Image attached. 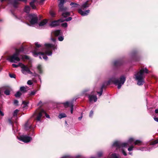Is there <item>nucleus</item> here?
I'll return each instance as SVG.
<instances>
[{"label": "nucleus", "instance_id": "obj_60", "mask_svg": "<svg viewBox=\"0 0 158 158\" xmlns=\"http://www.w3.org/2000/svg\"><path fill=\"white\" fill-rule=\"evenodd\" d=\"M0 114L2 116H3L4 115V113L2 112L1 110H0Z\"/></svg>", "mask_w": 158, "mask_h": 158}, {"label": "nucleus", "instance_id": "obj_10", "mask_svg": "<svg viewBox=\"0 0 158 158\" xmlns=\"http://www.w3.org/2000/svg\"><path fill=\"white\" fill-rule=\"evenodd\" d=\"M19 65H21V68L22 69L21 72L23 73L26 74V73L25 72H27L28 73L30 69L27 66L21 63H19Z\"/></svg>", "mask_w": 158, "mask_h": 158}, {"label": "nucleus", "instance_id": "obj_47", "mask_svg": "<svg viewBox=\"0 0 158 158\" xmlns=\"http://www.w3.org/2000/svg\"><path fill=\"white\" fill-rule=\"evenodd\" d=\"M133 148L134 147L133 146L131 145L128 148V150L130 152L133 150Z\"/></svg>", "mask_w": 158, "mask_h": 158}, {"label": "nucleus", "instance_id": "obj_28", "mask_svg": "<svg viewBox=\"0 0 158 158\" xmlns=\"http://www.w3.org/2000/svg\"><path fill=\"white\" fill-rule=\"evenodd\" d=\"M158 143V139H156L152 141L150 143V145H154L155 144Z\"/></svg>", "mask_w": 158, "mask_h": 158}, {"label": "nucleus", "instance_id": "obj_57", "mask_svg": "<svg viewBox=\"0 0 158 158\" xmlns=\"http://www.w3.org/2000/svg\"><path fill=\"white\" fill-rule=\"evenodd\" d=\"M122 153L124 156H126L127 155V154L124 150H122Z\"/></svg>", "mask_w": 158, "mask_h": 158}, {"label": "nucleus", "instance_id": "obj_55", "mask_svg": "<svg viewBox=\"0 0 158 158\" xmlns=\"http://www.w3.org/2000/svg\"><path fill=\"white\" fill-rule=\"evenodd\" d=\"M50 14L52 17H55V14L54 12L52 11L50 12Z\"/></svg>", "mask_w": 158, "mask_h": 158}, {"label": "nucleus", "instance_id": "obj_61", "mask_svg": "<svg viewBox=\"0 0 158 158\" xmlns=\"http://www.w3.org/2000/svg\"><path fill=\"white\" fill-rule=\"evenodd\" d=\"M52 40L53 42H55L56 41V39L55 38H52L51 39Z\"/></svg>", "mask_w": 158, "mask_h": 158}, {"label": "nucleus", "instance_id": "obj_25", "mask_svg": "<svg viewBox=\"0 0 158 158\" xmlns=\"http://www.w3.org/2000/svg\"><path fill=\"white\" fill-rule=\"evenodd\" d=\"M27 88L24 86H22L20 88V90L23 93H26L27 92Z\"/></svg>", "mask_w": 158, "mask_h": 158}, {"label": "nucleus", "instance_id": "obj_7", "mask_svg": "<svg viewBox=\"0 0 158 158\" xmlns=\"http://www.w3.org/2000/svg\"><path fill=\"white\" fill-rule=\"evenodd\" d=\"M41 106L39 108L38 110H36L35 112V114L36 116L35 119L37 121H40L41 117L43 115V113H44V110L41 109Z\"/></svg>", "mask_w": 158, "mask_h": 158}, {"label": "nucleus", "instance_id": "obj_22", "mask_svg": "<svg viewBox=\"0 0 158 158\" xmlns=\"http://www.w3.org/2000/svg\"><path fill=\"white\" fill-rule=\"evenodd\" d=\"M60 30H56L54 31L53 34L55 36H57L60 35Z\"/></svg>", "mask_w": 158, "mask_h": 158}, {"label": "nucleus", "instance_id": "obj_1", "mask_svg": "<svg viewBox=\"0 0 158 158\" xmlns=\"http://www.w3.org/2000/svg\"><path fill=\"white\" fill-rule=\"evenodd\" d=\"M126 80V77L123 75L120 76L119 80L116 79L115 77H112L107 81L105 82L102 85L100 88V91H98L97 93L99 94V96H101L102 94L103 89H106L107 86L110 85L112 83L114 85H117L118 89H120L121 86L124 83Z\"/></svg>", "mask_w": 158, "mask_h": 158}, {"label": "nucleus", "instance_id": "obj_32", "mask_svg": "<svg viewBox=\"0 0 158 158\" xmlns=\"http://www.w3.org/2000/svg\"><path fill=\"white\" fill-rule=\"evenodd\" d=\"M20 52H19V51L18 50V49H15V52L13 54L15 55L19 56V55Z\"/></svg>", "mask_w": 158, "mask_h": 158}, {"label": "nucleus", "instance_id": "obj_31", "mask_svg": "<svg viewBox=\"0 0 158 158\" xmlns=\"http://www.w3.org/2000/svg\"><path fill=\"white\" fill-rule=\"evenodd\" d=\"M31 130L29 132L28 135L29 136H34V132L33 130Z\"/></svg>", "mask_w": 158, "mask_h": 158}, {"label": "nucleus", "instance_id": "obj_54", "mask_svg": "<svg viewBox=\"0 0 158 158\" xmlns=\"http://www.w3.org/2000/svg\"><path fill=\"white\" fill-rule=\"evenodd\" d=\"M27 84L28 85H32L33 84L32 82L31 81V80H28L27 82Z\"/></svg>", "mask_w": 158, "mask_h": 158}, {"label": "nucleus", "instance_id": "obj_5", "mask_svg": "<svg viewBox=\"0 0 158 158\" xmlns=\"http://www.w3.org/2000/svg\"><path fill=\"white\" fill-rule=\"evenodd\" d=\"M28 17L30 20V23L31 24L36 23L38 21V18L36 14H30L28 15Z\"/></svg>", "mask_w": 158, "mask_h": 158}, {"label": "nucleus", "instance_id": "obj_30", "mask_svg": "<svg viewBox=\"0 0 158 158\" xmlns=\"http://www.w3.org/2000/svg\"><path fill=\"white\" fill-rule=\"evenodd\" d=\"M73 105L72 103H70V112L71 114L73 113Z\"/></svg>", "mask_w": 158, "mask_h": 158}, {"label": "nucleus", "instance_id": "obj_33", "mask_svg": "<svg viewBox=\"0 0 158 158\" xmlns=\"http://www.w3.org/2000/svg\"><path fill=\"white\" fill-rule=\"evenodd\" d=\"M111 158H119L116 153H112L111 155Z\"/></svg>", "mask_w": 158, "mask_h": 158}, {"label": "nucleus", "instance_id": "obj_52", "mask_svg": "<svg viewBox=\"0 0 158 158\" xmlns=\"http://www.w3.org/2000/svg\"><path fill=\"white\" fill-rule=\"evenodd\" d=\"M58 39L60 41H62L64 40V38L62 36H60L58 37Z\"/></svg>", "mask_w": 158, "mask_h": 158}, {"label": "nucleus", "instance_id": "obj_63", "mask_svg": "<svg viewBox=\"0 0 158 158\" xmlns=\"http://www.w3.org/2000/svg\"><path fill=\"white\" fill-rule=\"evenodd\" d=\"M154 119L155 121L158 122V118L155 117L154 118Z\"/></svg>", "mask_w": 158, "mask_h": 158}, {"label": "nucleus", "instance_id": "obj_26", "mask_svg": "<svg viewBox=\"0 0 158 158\" xmlns=\"http://www.w3.org/2000/svg\"><path fill=\"white\" fill-rule=\"evenodd\" d=\"M66 117V115L64 113H61L58 116V117L60 119H61L62 118H64Z\"/></svg>", "mask_w": 158, "mask_h": 158}, {"label": "nucleus", "instance_id": "obj_45", "mask_svg": "<svg viewBox=\"0 0 158 158\" xmlns=\"http://www.w3.org/2000/svg\"><path fill=\"white\" fill-rule=\"evenodd\" d=\"M12 66L14 68H17V67H18L19 66H20L21 67V65H19V64L18 65H16L15 64H12Z\"/></svg>", "mask_w": 158, "mask_h": 158}, {"label": "nucleus", "instance_id": "obj_20", "mask_svg": "<svg viewBox=\"0 0 158 158\" xmlns=\"http://www.w3.org/2000/svg\"><path fill=\"white\" fill-rule=\"evenodd\" d=\"M47 22L48 21L46 19H44L39 23V25L40 26H43L46 24Z\"/></svg>", "mask_w": 158, "mask_h": 158}, {"label": "nucleus", "instance_id": "obj_36", "mask_svg": "<svg viewBox=\"0 0 158 158\" xmlns=\"http://www.w3.org/2000/svg\"><path fill=\"white\" fill-rule=\"evenodd\" d=\"M30 5L32 9H36V6L34 4V3H30Z\"/></svg>", "mask_w": 158, "mask_h": 158}, {"label": "nucleus", "instance_id": "obj_39", "mask_svg": "<svg viewBox=\"0 0 158 158\" xmlns=\"http://www.w3.org/2000/svg\"><path fill=\"white\" fill-rule=\"evenodd\" d=\"M134 139L133 138H130L128 140V142L131 143L134 141Z\"/></svg>", "mask_w": 158, "mask_h": 158}, {"label": "nucleus", "instance_id": "obj_40", "mask_svg": "<svg viewBox=\"0 0 158 158\" xmlns=\"http://www.w3.org/2000/svg\"><path fill=\"white\" fill-rule=\"evenodd\" d=\"M18 50L20 52H23L24 51V48L23 47H22L19 49H18Z\"/></svg>", "mask_w": 158, "mask_h": 158}, {"label": "nucleus", "instance_id": "obj_12", "mask_svg": "<svg viewBox=\"0 0 158 158\" xmlns=\"http://www.w3.org/2000/svg\"><path fill=\"white\" fill-rule=\"evenodd\" d=\"M24 127L26 130H28L30 129L32 130L33 129L32 126V123L30 121L28 120L24 125Z\"/></svg>", "mask_w": 158, "mask_h": 158}, {"label": "nucleus", "instance_id": "obj_46", "mask_svg": "<svg viewBox=\"0 0 158 158\" xmlns=\"http://www.w3.org/2000/svg\"><path fill=\"white\" fill-rule=\"evenodd\" d=\"M44 113H43V114H45V116L47 118H50L49 115L44 110Z\"/></svg>", "mask_w": 158, "mask_h": 158}, {"label": "nucleus", "instance_id": "obj_19", "mask_svg": "<svg viewBox=\"0 0 158 158\" xmlns=\"http://www.w3.org/2000/svg\"><path fill=\"white\" fill-rule=\"evenodd\" d=\"M30 10L31 8L29 6L27 5L25 6L24 11L27 13L29 14L30 13Z\"/></svg>", "mask_w": 158, "mask_h": 158}, {"label": "nucleus", "instance_id": "obj_35", "mask_svg": "<svg viewBox=\"0 0 158 158\" xmlns=\"http://www.w3.org/2000/svg\"><path fill=\"white\" fill-rule=\"evenodd\" d=\"M10 91L9 89H6L4 92V93L6 95H10Z\"/></svg>", "mask_w": 158, "mask_h": 158}, {"label": "nucleus", "instance_id": "obj_9", "mask_svg": "<svg viewBox=\"0 0 158 158\" xmlns=\"http://www.w3.org/2000/svg\"><path fill=\"white\" fill-rule=\"evenodd\" d=\"M19 139L20 140L26 143L29 142L32 140V138L31 137L23 135L20 136Z\"/></svg>", "mask_w": 158, "mask_h": 158}, {"label": "nucleus", "instance_id": "obj_48", "mask_svg": "<svg viewBox=\"0 0 158 158\" xmlns=\"http://www.w3.org/2000/svg\"><path fill=\"white\" fill-rule=\"evenodd\" d=\"M94 114V112L93 110H91L90 111L89 114V117L90 118L92 117Z\"/></svg>", "mask_w": 158, "mask_h": 158}, {"label": "nucleus", "instance_id": "obj_11", "mask_svg": "<svg viewBox=\"0 0 158 158\" xmlns=\"http://www.w3.org/2000/svg\"><path fill=\"white\" fill-rule=\"evenodd\" d=\"M20 60L19 56L13 54L9 58V60L11 62H15V61H19Z\"/></svg>", "mask_w": 158, "mask_h": 158}, {"label": "nucleus", "instance_id": "obj_18", "mask_svg": "<svg viewBox=\"0 0 158 158\" xmlns=\"http://www.w3.org/2000/svg\"><path fill=\"white\" fill-rule=\"evenodd\" d=\"M45 46L48 48H52L54 49H56V47L55 45L51 44H45Z\"/></svg>", "mask_w": 158, "mask_h": 158}, {"label": "nucleus", "instance_id": "obj_64", "mask_svg": "<svg viewBox=\"0 0 158 158\" xmlns=\"http://www.w3.org/2000/svg\"><path fill=\"white\" fill-rule=\"evenodd\" d=\"M155 112L156 114L158 113V108L155 110Z\"/></svg>", "mask_w": 158, "mask_h": 158}, {"label": "nucleus", "instance_id": "obj_16", "mask_svg": "<svg viewBox=\"0 0 158 158\" xmlns=\"http://www.w3.org/2000/svg\"><path fill=\"white\" fill-rule=\"evenodd\" d=\"M18 1L17 0H11L10 1L11 4L15 8H17L18 7V5L19 4V3Z\"/></svg>", "mask_w": 158, "mask_h": 158}, {"label": "nucleus", "instance_id": "obj_21", "mask_svg": "<svg viewBox=\"0 0 158 158\" xmlns=\"http://www.w3.org/2000/svg\"><path fill=\"white\" fill-rule=\"evenodd\" d=\"M104 154L103 152L102 151H100L97 152V157L98 158H101L102 157Z\"/></svg>", "mask_w": 158, "mask_h": 158}, {"label": "nucleus", "instance_id": "obj_38", "mask_svg": "<svg viewBox=\"0 0 158 158\" xmlns=\"http://www.w3.org/2000/svg\"><path fill=\"white\" fill-rule=\"evenodd\" d=\"M35 46H36V48H35L34 50L36 48V52H37V48H40V47L41 46V45L40 44H38L37 43H35Z\"/></svg>", "mask_w": 158, "mask_h": 158}, {"label": "nucleus", "instance_id": "obj_6", "mask_svg": "<svg viewBox=\"0 0 158 158\" xmlns=\"http://www.w3.org/2000/svg\"><path fill=\"white\" fill-rule=\"evenodd\" d=\"M33 53L34 54V55L35 56V55L38 56V55H47L48 56H51L52 53V51H51L49 49H47L45 50L44 52H36V48L33 51Z\"/></svg>", "mask_w": 158, "mask_h": 158}, {"label": "nucleus", "instance_id": "obj_42", "mask_svg": "<svg viewBox=\"0 0 158 158\" xmlns=\"http://www.w3.org/2000/svg\"><path fill=\"white\" fill-rule=\"evenodd\" d=\"M9 75L10 77L11 78H16L15 75L14 74L9 73Z\"/></svg>", "mask_w": 158, "mask_h": 158}, {"label": "nucleus", "instance_id": "obj_41", "mask_svg": "<svg viewBox=\"0 0 158 158\" xmlns=\"http://www.w3.org/2000/svg\"><path fill=\"white\" fill-rule=\"evenodd\" d=\"M19 111V110L17 109L15 110L14 112L13 116H15L17 115V113Z\"/></svg>", "mask_w": 158, "mask_h": 158}, {"label": "nucleus", "instance_id": "obj_17", "mask_svg": "<svg viewBox=\"0 0 158 158\" xmlns=\"http://www.w3.org/2000/svg\"><path fill=\"white\" fill-rule=\"evenodd\" d=\"M13 118H8L6 120V122L8 123L9 125H11L12 127L14 126V120L13 119Z\"/></svg>", "mask_w": 158, "mask_h": 158}, {"label": "nucleus", "instance_id": "obj_53", "mask_svg": "<svg viewBox=\"0 0 158 158\" xmlns=\"http://www.w3.org/2000/svg\"><path fill=\"white\" fill-rule=\"evenodd\" d=\"M19 103V101L16 100H15L14 101V104L15 105H18V103Z\"/></svg>", "mask_w": 158, "mask_h": 158}, {"label": "nucleus", "instance_id": "obj_51", "mask_svg": "<svg viewBox=\"0 0 158 158\" xmlns=\"http://www.w3.org/2000/svg\"><path fill=\"white\" fill-rule=\"evenodd\" d=\"M36 91H32L29 94L30 96H32L35 95L36 93Z\"/></svg>", "mask_w": 158, "mask_h": 158}, {"label": "nucleus", "instance_id": "obj_58", "mask_svg": "<svg viewBox=\"0 0 158 158\" xmlns=\"http://www.w3.org/2000/svg\"><path fill=\"white\" fill-rule=\"evenodd\" d=\"M18 1L23 2L25 3H27V0H17Z\"/></svg>", "mask_w": 158, "mask_h": 158}, {"label": "nucleus", "instance_id": "obj_37", "mask_svg": "<svg viewBox=\"0 0 158 158\" xmlns=\"http://www.w3.org/2000/svg\"><path fill=\"white\" fill-rule=\"evenodd\" d=\"M21 56H22L23 59H25L26 60H29L30 58L29 56L27 55H21Z\"/></svg>", "mask_w": 158, "mask_h": 158}, {"label": "nucleus", "instance_id": "obj_49", "mask_svg": "<svg viewBox=\"0 0 158 158\" xmlns=\"http://www.w3.org/2000/svg\"><path fill=\"white\" fill-rule=\"evenodd\" d=\"M134 60L135 61H139V60L140 59H139V57L136 56L134 58Z\"/></svg>", "mask_w": 158, "mask_h": 158}, {"label": "nucleus", "instance_id": "obj_44", "mask_svg": "<svg viewBox=\"0 0 158 158\" xmlns=\"http://www.w3.org/2000/svg\"><path fill=\"white\" fill-rule=\"evenodd\" d=\"M61 26L62 27H66L67 26V24L66 23H64L61 24Z\"/></svg>", "mask_w": 158, "mask_h": 158}, {"label": "nucleus", "instance_id": "obj_14", "mask_svg": "<svg viewBox=\"0 0 158 158\" xmlns=\"http://www.w3.org/2000/svg\"><path fill=\"white\" fill-rule=\"evenodd\" d=\"M123 63V61L122 60L120 59L115 60L114 62V65L116 67L121 66Z\"/></svg>", "mask_w": 158, "mask_h": 158}, {"label": "nucleus", "instance_id": "obj_23", "mask_svg": "<svg viewBox=\"0 0 158 158\" xmlns=\"http://www.w3.org/2000/svg\"><path fill=\"white\" fill-rule=\"evenodd\" d=\"M37 69L40 73L41 74L43 73V70L41 65L39 64L37 67Z\"/></svg>", "mask_w": 158, "mask_h": 158}, {"label": "nucleus", "instance_id": "obj_4", "mask_svg": "<svg viewBox=\"0 0 158 158\" xmlns=\"http://www.w3.org/2000/svg\"><path fill=\"white\" fill-rule=\"evenodd\" d=\"M91 3L90 2V1H87L84 3H83L81 6V9H79L78 10V12L82 16H85L87 15L89 13L90 10H87L85 11H83L82 9L84 10L85 9L89 7Z\"/></svg>", "mask_w": 158, "mask_h": 158}, {"label": "nucleus", "instance_id": "obj_8", "mask_svg": "<svg viewBox=\"0 0 158 158\" xmlns=\"http://www.w3.org/2000/svg\"><path fill=\"white\" fill-rule=\"evenodd\" d=\"M128 145V143H122L120 141H116L114 142L113 144V146L118 148H120L122 147H125Z\"/></svg>", "mask_w": 158, "mask_h": 158}, {"label": "nucleus", "instance_id": "obj_62", "mask_svg": "<svg viewBox=\"0 0 158 158\" xmlns=\"http://www.w3.org/2000/svg\"><path fill=\"white\" fill-rule=\"evenodd\" d=\"M37 0H32V1L30 3H34Z\"/></svg>", "mask_w": 158, "mask_h": 158}, {"label": "nucleus", "instance_id": "obj_2", "mask_svg": "<svg viewBox=\"0 0 158 158\" xmlns=\"http://www.w3.org/2000/svg\"><path fill=\"white\" fill-rule=\"evenodd\" d=\"M145 73H148V70L146 68L141 69L135 75L138 85H143L144 83Z\"/></svg>", "mask_w": 158, "mask_h": 158}, {"label": "nucleus", "instance_id": "obj_29", "mask_svg": "<svg viewBox=\"0 0 158 158\" xmlns=\"http://www.w3.org/2000/svg\"><path fill=\"white\" fill-rule=\"evenodd\" d=\"M21 95L22 93L19 91H18L15 94V96L16 98H19Z\"/></svg>", "mask_w": 158, "mask_h": 158}, {"label": "nucleus", "instance_id": "obj_27", "mask_svg": "<svg viewBox=\"0 0 158 158\" xmlns=\"http://www.w3.org/2000/svg\"><path fill=\"white\" fill-rule=\"evenodd\" d=\"M70 5L72 6V7H78L79 6V5L77 4V3L73 2H71Z\"/></svg>", "mask_w": 158, "mask_h": 158}, {"label": "nucleus", "instance_id": "obj_13", "mask_svg": "<svg viewBox=\"0 0 158 158\" xmlns=\"http://www.w3.org/2000/svg\"><path fill=\"white\" fill-rule=\"evenodd\" d=\"M60 2L58 4V6L59 7L60 10L62 11L65 10H66V8L64 7V4L65 2L64 0H59Z\"/></svg>", "mask_w": 158, "mask_h": 158}, {"label": "nucleus", "instance_id": "obj_34", "mask_svg": "<svg viewBox=\"0 0 158 158\" xmlns=\"http://www.w3.org/2000/svg\"><path fill=\"white\" fill-rule=\"evenodd\" d=\"M63 104L65 108L69 106V102H66L65 103H63Z\"/></svg>", "mask_w": 158, "mask_h": 158}, {"label": "nucleus", "instance_id": "obj_24", "mask_svg": "<svg viewBox=\"0 0 158 158\" xmlns=\"http://www.w3.org/2000/svg\"><path fill=\"white\" fill-rule=\"evenodd\" d=\"M142 143V141L139 140H136L134 142V144L135 145H140Z\"/></svg>", "mask_w": 158, "mask_h": 158}, {"label": "nucleus", "instance_id": "obj_3", "mask_svg": "<svg viewBox=\"0 0 158 158\" xmlns=\"http://www.w3.org/2000/svg\"><path fill=\"white\" fill-rule=\"evenodd\" d=\"M69 15V12H67L63 13L62 14V16L64 18H61L57 20H54L50 24V26L52 27H55L60 25V23L63 22L64 21H69V17L66 19Z\"/></svg>", "mask_w": 158, "mask_h": 158}, {"label": "nucleus", "instance_id": "obj_56", "mask_svg": "<svg viewBox=\"0 0 158 158\" xmlns=\"http://www.w3.org/2000/svg\"><path fill=\"white\" fill-rule=\"evenodd\" d=\"M42 55L43 56V58H44V60H47L48 59V57L46 56L45 55Z\"/></svg>", "mask_w": 158, "mask_h": 158}, {"label": "nucleus", "instance_id": "obj_15", "mask_svg": "<svg viewBox=\"0 0 158 158\" xmlns=\"http://www.w3.org/2000/svg\"><path fill=\"white\" fill-rule=\"evenodd\" d=\"M89 101L90 102L93 101H94V102H96L97 100V96L94 95H89Z\"/></svg>", "mask_w": 158, "mask_h": 158}, {"label": "nucleus", "instance_id": "obj_43", "mask_svg": "<svg viewBox=\"0 0 158 158\" xmlns=\"http://www.w3.org/2000/svg\"><path fill=\"white\" fill-rule=\"evenodd\" d=\"M70 158H73L72 157L70 156ZM74 158H84L83 157V156H82L81 155H77V156H76Z\"/></svg>", "mask_w": 158, "mask_h": 158}, {"label": "nucleus", "instance_id": "obj_59", "mask_svg": "<svg viewBox=\"0 0 158 158\" xmlns=\"http://www.w3.org/2000/svg\"><path fill=\"white\" fill-rule=\"evenodd\" d=\"M61 158H69V156H62Z\"/></svg>", "mask_w": 158, "mask_h": 158}, {"label": "nucleus", "instance_id": "obj_50", "mask_svg": "<svg viewBox=\"0 0 158 158\" xmlns=\"http://www.w3.org/2000/svg\"><path fill=\"white\" fill-rule=\"evenodd\" d=\"M28 103V102H26L25 101H23V104L24 105V107H25L27 106V104Z\"/></svg>", "mask_w": 158, "mask_h": 158}]
</instances>
